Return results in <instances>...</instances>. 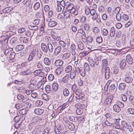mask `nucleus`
Segmentation results:
<instances>
[{
  "label": "nucleus",
  "mask_w": 134,
  "mask_h": 134,
  "mask_svg": "<svg viewBox=\"0 0 134 134\" xmlns=\"http://www.w3.org/2000/svg\"><path fill=\"white\" fill-rule=\"evenodd\" d=\"M75 94L76 101L79 103H83L84 100L83 99L84 97V94L79 90H76Z\"/></svg>",
  "instance_id": "f257e3e1"
},
{
  "label": "nucleus",
  "mask_w": 134,
  "mask_h": 134,
  "mask_svg": "<svg viewBox=\"0 0 134 134\" xmlns=\"http://www.w3.org/2000/svg\"><path fill=\"white\" fill-rule=\"evenodd\" d=\"M115 121H116V122L115 124V127L116 128L122 129L124 128L126 122L125 121H122L120 123L119 122V120L117 121V120L115 119Z\"/></svg>",
  "instance_id": "f03ea898"
},
{
  "label": "nucleus",
  "mask_w": 134,
  "mask_h": 134,
  "mask_svg": "<svg viewBox=\"0 0 134 134\" xmlns=\"http://www.w3.org/2000/svg\"><path fill=\"white\" fill-rule=\"evenodd\" d=\"M46 21L48 22V25L50 27H52L55 26L57 24V23L56 21L52 20L51 18L47 17L46 19Z\"/></svg>",
  "instance_id": "7ed1b4c3"
},
{
  "label": "nucleus",
  "mask_w": 134,
  "mask_h": 134,
  "mask_svg": "<svg viewBox=\"0 0 134 134\" xmlns=\"http://www.w3.org/2000/svg\"><path fill=\"white\" fill-rule=\"evenodd\" d=\"M38 50L35 48H34L32 51L29 55V58L28 59V60L29 61H31L34 58V57L37 54V53Z\"/></svg>",
  "instance_id": "20e7f679"
},
{
  "label": "nucleus",
  "mask_w": 134,
  "mask_h": 134,
  "mask_svg": "<svg viewBox=\"0 0 134 134\" xmlns=\"http://www.w3.org/2000/svg\"><path fill=\"white\" fill-rule=\"evenodd\" d=\"M65 124L69 129L73 131L75 129L74 125L71 122H70L69 120H66L65 121Z\"/></svg>",
  "instance_id": "39448f33"
},
{
  "label": "nucleus",
  "mask_w": 134,
  "mask_h": 134,
  "mask_svg": "<svg viewBox=\"0 0 134 134\" xmlns=\"http://www.w3.org/2000/svg\"><path fill=\"white\" fill-rule=\"evenodd\" d=\"M103 71L104 72V71L105 72V79L106 80L108 79L110 77V71L109 68L108 67H107L106 68H105L104 70H103ZM102 72V73H103V72Z\"/></svg>",
  "instance_id": "423d86ee"
},
{
  "label": "nucleus",
  "mask_w": 134,
  "mask_h": 134,
  "mask_svg": "<svg viewBox=\"0 0 134 134\" xmlns=\"http://www.w3.org/2000/svg\"><path fill=\"white\" fill-rule=\"evenodd\" d=\"M34 74L35 76H38L43 77L45 75V74L41 71L40 70H38L35 71Z\"/></svg>",
  "instance_id": "0eeeda50"
},
{
  "label": "nucleus",
  "mask_w": 134,
  "mask_h": 134,
  "mask_svg": "<svg viewBox=\"0 0 134 134\" xmlns=\"http://www.w3.org/2000/svg\"><path fill=\"white\" fill-rule=\"evenodd\" d=\"M32 71L29 69H27L26 70L21 71L20 72V74L21 75H28L32 73Z\"/></svg>",
  "instance_id": "6e6552de"
},
{
  "label": "nucleus",
  "mask_w": 134,
  "mask_h": 134,
  "mask_svg": "<svg viewBox=\"0 0 134 134\" xmlns=\"http://www.w3.org/2000/svg\"><path fill=\"white\" fill-rule=\"evenodd\" d=\"M113 97V96L112 95H109L107 97L105 100V102L107 104H108L111 103Z\"/></svg>",
  "instance_id": "1a4fd4ad"
},
{
  "label": "nucleus",
  "mask_w": 134,
  "mask_h": 134,
  "mask_svg": "<svg viewBox=\"0 0 134 134\" xmlns=\"http://www.w3.org/2000/svg\"><path fill=\"white\" fill-rule=\"evenodd\" d=\"M36 126V124L34 122H32L29 123L28 127L30 130L32 131L34 130Z\"/></svg>",
  "instance_id": "9d476101"
},
{
  "label": "nucleus",
  "mask_w": 134,
  "mask_h": 134,
  "mask_svg": "<svg viewBox=\"0 0 134 134\" xmlns=\"http://www.w3.org/2000/svg\"><path fill=\"white\" fill-rule=\"evenodd\" d=\"M107 12L110 16L112 17L114 14V12L112 10V8L110 7H108L106 8Z\"/></svg>",
  "instance_id": "9b49d317"
},
{
  "label": "nucleus",
  "mask_w": 134,
  "mask_h": 134,
  "mask_svg": "<svg viewBox=\"0 0 134 134\" xmlns=\"http://www.w3.org/2000/svg\"><path fill=\"white\" fill-rule=\"evenodd\" d=\"M126 60L129 64L132 65L133 64V60L130 55H127L126 57Z\"/></svg>",
  "instance_id": "f8f14e48"
},
{
  "label": "nucleus",
  "mask_w": 134,
  "mask_h": 134,
  "mask_svg": "<svg viewBox=\"0 0 134 134\" xmlns=\"http://www.w3.org/2000/svg\"><path fill=\"white\" fill-rule=\"evenodd\" d=\"M13 8V7H6L2 10V12L4 13H7L12 10Z\"/></svg>",
  "instance_id": "ddd939ff"
},
{
  "label": "nucleus",
  "mask_w": 134,
  "mask_h": 134,
  "mask_svg": "<svg viewBox=\"0 0 134 134\" xmlns=\"http://www.w3.org/2000/svg\"><path fill=\"white\" fill-rule=\"evenodd\" d=\"M63 62L61 59H58L55 60L54 62V65L56 66H62L63 64Z\"/></svg>",
  "instance_id": "4468645a"
},
{
  "label": "nucleus",
  "mask_w": 134,
  "mask_h": 134,
  "mask_svg": "<svg viewBox=\"0 0 134 134\" xmlns=\"http://www.w3.org/2000/svg\"><path fill=\"white\" fill-rule=\"evenodd\" d=\"M102 69L101 70V72H102L103 70L104 67L105 68H106V66L108 65V61L107 59H104L102 60Z\"/></svg>",
  "instance_id": "2eb2a0df"
},
{
  "label": "nucleus",
  "mask_w": 134,
  "mask_h": 134,
  "mask_svg": "<svg viewBox=\"0 0 134 134\" xmlns=\"http://www.w3.org/2000/svg\"><path fill=\"white\" fill-rule=\"evenodd\" d=\"M126 87V85L124 83H121L118 86V89L120 90H124Z\"/></svg>",
  "instance_id": "dca6fc26"
},
{
  "label": "nucleus",
  "mask_w": 134,
  "mask_h": 134,
  "mask_svg": "<svg viewBox=\"0 0 134 134\" xmlns=\"http://www.w3.org/2000/svg\"><path fill=\"white\" fill-rule=\"evenodd\" d=\"M44 112L43 110L42 109L37 108L34 110L35 113L37 115L42 114Z\"/></svg>",
  "instance_id": "f3484780"
},
{
  "label": "nucleus",
  "mask_w": 134,
  "mask_h": 134,
  "mask_svg": "<svg viewBox=\"0 0 134 134\" xmlns=\"http://www.w3.org/2000/svg\"><path fill=\"white\" fill-rule=\"evenodd\" d=\"M124 128L127 131H129L130 132H133V129L132 126L128 125L127 122L126 123Z\"/></svg>",
  "instance_id": "a211bd4d"
},
{
  "label": "nucleus",
  "mask_w": 134,
  "mask_h": 134,
  "mask_svg": "<svg viewBox=\"0 0 134 134\" xmlns=\"http://www.w3.org/2000/svg\"><path fill=\"white\" fill-rule=\"evenodd\" d=\"M52 88L53 91L54 92L57 91L58 89L59 85L57 83H53L52 86Z\"/></svg>",
  "instance_id": "6ab92c4d"
},
{
  "label": "nucleus",
  "mask_w": 134,
  "mask_h": 134,
  "mask_svg": "<svg viewBox=\"0 0 134 134\" xmlns=\"http://www.w3.org/2000/svg\"><path fill=\"white\" fill-rule=\"evenodd\" d=\"M63 71V69L61 67L57 68L54 71L55 73L57 75H60Z\"/></svg>",
  "instance_id": "aec40b11"
},
{
  "label": "nucleus",
  "mask_w": 134,
  "mask_h": 134,
  "mask_svg": "<svg viewBox=\"0 0 134 134\" xmlns=\"http://www.w3.org/2000/svg\"><path fill=\"white\" fill-rule=\"evenodd\" d=\"M124 80L127 83H131L133 81V78L130 76H127L125 78Z\"/></svg>",
  "instance_id": "412c9836"
},
{
  "label": "nucleus",
  "mask_w": 134,
  "mask_h": 134,
  "mask_svg": "<svg viewBox=\"0 0 134 134\" xmlns=\"http://www.w3.org/2000/svg\"><path fill=\"white\" fill-rule=\"evenodd\" d=\"M41 47L42 50L44 52L47 53L48 52V46L43 43L41 44Z\"/></svg>",
  "instance_id": "4be33fe9"
},
{
  "label": "nucleus",
  "mask_w": 134,
  "mask_h": 134,
  "mask_svg": "<svg viewBox=\"0 0 134 134\" xmlns=\"http://www.w3.org/2000/svg\"><path fill=\"white\" fill-rule=\"evenodd\" d=\"M61 49V47L60 46H58L55 49L54 52V55H57L60 53Z\"/></svg>",
  "instance_id": "5701e85b"
},
{
  "label": "nucleus",
  "mask_w": 134,
  "mask_h": 134,
  "mask_svg": "<svg viewBox=\"0 0 134 134\" xmlns=\"http://www.w3.org/2000/svg\"><path fill=\"white\" fill-rule=\"evenodd\" d=\"M24 46L21 45H19L16 46L15 48V52H18L23 49Z\"/></svg>",
  "instance_id": "b1692460"
},
{
  "label": "nucleus",
  "mask_w": 134,
  "mask_h": 134,
  "mask_svg": "<svg viewBox=\"0 0 134 134\" xmlns=\"http://www.w3.org/2000/svg\"><path fill=\"white\" fill-rule=\"evenodd\" d=\"M43 62L47 66L49 65L51 63V60L47 57H45L44 58Z\"/></svg>",
  "instance_id": "393cba45"
},
{
  "label": "nucleus",
  "mask_w": 134,
  "mask_h": 134,
  "mask_svg": "<svg viewBox=\"0 0 134 134\" xmlns=\"http://www.w3.org/2000/svg\"><path fill=\"white\" fill-rule=\"evenodd\" d=\"M126 61L125 60H122L120 64V67L121 69H124L126 65Z\"/></svg>",
  "instance_id": "a878e982"
},
{
  "label": "nucleus",
  "mask_w": 134,
  "mask_h": 134,
  "mask_svg": "<svg viewBox=\"0 0 134 134\" xmlns=\"http://www.w3.org/2000/svg\"><path fill=\"white\" fill-rule=\"evenodd\" d=\"M30 63L28 62H23L20 65V67L21 68H27L30 65Z\"/></svg>",
  "instance_id": "bb28decb"
},
{
  "label": "nucleus",
  "mask_w": 134,
  "mask_h": 134,
  "mask_svg": "<svg viewBox=\"0 0 134 134\" xmlns=\"http://www.w3.org/2000/svg\"><path fill=\"white\" fill-rule=\"evenodd\" d=\"M113 110L116 112H119L121 110L120 107L117 104L114 105L113 107Z\"/></svg>",
  "instance_id": "cd10ccee"
},
{
  "label": "nucleus",
  "mask_w": 134,
  "mask_h": 134,
  "mask_svg": "<svg viewBox=\"0 0 134 134\" xmlns=\"http://www.w3.org/2000/svg\"><path fill=\"white\" fill-rule=\"evenodd\" d=\"M115 29L114 27L111 28L110 32V37H113L115 34Z\"/></svg>",
  "instance_id": "c85d7f7f"
},
{
  "label": "nucleus",
  "mask_w": 134,
  "mask_h": 134,
  "mask_svg": "<svg viewBox=\"0 0 134 134\" xmlns=\"http://www.w3.org/2000/svg\"><path fill=\"white\" fill-rule=\"evenodd\" d=\"M76 76V71L72 70L70 72V77L72 80L74 79Z\"/></svg>",
  "instance_id": "c756f323"
},
{
  "label": "nucleus",
  "mask_w": 134,
  "mask_h": 134,
  "mask_svg": "<svg viewBox=\"0 0 134 134\" xmlns=\"http://www.w3.org/2000/svg\"><path fill=\"white\" fill-rule=\"evenodd\" d=\"M71 56L70 53H67L63 54L62 56V59L64 60H66L69 58Z\"/></svg>",
  "instance_id": "7c9ffc66"
},
{
  "label": "nucleus",
  "mask_w": 134,
  "mask_h": 134,
  "mask_svg": "<svg viewBox=\"0 0 134 134\" xmlns=\"http://www.w3.org/2000/svg\"><path fill=\"white\" fill-rule=\"evenodd\" d=\"M71 49V51L72 55H74L75 54V50L76 47L75 45L74 44H71L70 47Z\"/></svg>",
  "instance_id": "2f4dec72"
},
{
  "label": "nucleus",
  "mask_w": 134,
  "mask_h": 134,
  "mask_svg": "<svg viewBox=\"0 0 134 134\" xmlns=\"http://www.w3.org/2000/svg\"><path fill=\"white\" fill-rule=\"evenodd\" d=\"M0 41L1 42H4L5 43L8 42L7 37L5 36H2L0 37Z\"/></svg>",
  "instance_id": "473e14b6"
},
{
  "label": "nucleus",
  "mask_w": 134,
  "mask_h": 134,
  "mask_svg": "<svg viewBox=\"0 0 134 134\" xmlns=\"http://www.w3.org/2000/svg\"><path fill=\"white\" fill-rule=\"evenodd\" d=\"M69 119L70 121L72 122H76L79 120V118L76 117L70 116L69 117Z\"/></svg>",
  "instance_id": "72a5a7b5"
},
{
  "label": "nucleus",
  "mask_w": 134,
  "mask_h": 134,
  "mask_svg": "<svg viewBox=\"0 0 134 134\" xmlns=\"http://www.w3.org/2000/svg\"><path fill=\"white\" fill-rule=\"evenodd\" d=\"M48 49L50 53H52L53 50V47L52 44L50 43H48L47 44Z\"/></svg>",
  "instance_id": "f704fd0d"
},
{
  "label": "nucleus",
  "mask_w": 134,
  "mask_h": 134,
  "mask_svg": "<svg viewBox=\"0 0 134 134\" xmlns=\"http://www.w3.org/2000/svg\"><path fill=\"white\" fill-rule=\"evenodd\" d=\"M80 73L81 75L82 76H85L86 74L85 70L83 67H80Z\"/></svg>",
  "instance_id": "c9c22d12"
},
{
  "label": "nucleus",
  "mask_w": 134,
  "mask_h": 134,
  "mask_svg": "<svg viewBox=\"0 0 134 134\" xmlns=\"http://www.w3.org/2000/svg\"><path fill=\"white\" fill-rule=\"evenodd\" d=\"M78 47L79 50H82L83 49L84 46L83 43L79 42L78 43Z\"/></svg>",
  "instance_id": "e433bc0d"
},
{
  "label": "nucleus",
  "mask_w": 134,
  "mask_h": 134,
  "mask_svg": "<svg viewBox=\"0 0 134 134\" xmlns=\"http://www.w3.org/2000/svg\"><path fill=\"white\" fill-rule=\"evenodd\" d=\"M24 5L22 3L19 4L18 5L14 7V8H18V10H20L21 9H24L25 8Z\"/></svg>",
  "instance_id": "4c0bfd02"
},
{
  "label": "nucleus",
  "mask_w": 134,
  "mask_h": 134,
  "mask_svg": "<svg viewBox=\"0 0 134 134\" xmlns=\"http://www.w3.org/2000/svg\"><path fill=\"white\" fill-rule=\"evenodd\" d=\"M102 32L103 35L105 36H107L109 34L108 30L105 29H103L102 30Z\"/></svg>",
  "instance_id": "58836bf2"
},
{
  "label": "nucleus",
  "mask_w": 134,
  "mask_h": 134,
  "mask_svg": "<svg viewBox=\"0 0 134 134\" xmlns=\"http://www.w3.org/2000/svg\"><path fill=\"white\" fill-rule=\"evenodd\" d=\"M40 5L39 2H37L35 3L33 7V8L35 10H38L40 7Z\"/></svg>",
  "instance_id": "ea45409f"
},
{
  "label": "nucleus",
  "mask_w": 134,
  "mask_h": 134,
  "mask_svg": "<svg viewBox=\"0 0 134 134\" xmlns=\"http://www.w3.org/2000/svg\"><path fill=\"white\" fill-rule=\"evenodd\" d=\"M19 40L20 41L24 43H27L28 42L27 38L25 37H21L20 38Z\"/></svg>",
  "instance_id": "a19ab883"
},
{
  "label": "nucleus",
  "mask_w": 134,
  "mask_h": 134,
  "mask_svg": "<svg viewBox=\"0 0 134 134\" xmlns=\"http://www.w3.org/2000/svg\"><path fill=\"white\" fill-rule=\"evenodd\" d=\"M69 78V76L66 75L62 79V81L64 83H67L68 81Z\"/></svg>",
  "instance_id": "79ce46f5"
},
{
  "label": "nucleus",
  "mask_w": 134,
  "mask_h": 134,
  "mask_svg": "<svg viewBox=\"0 0 134 134\" xmlns=\"http://www.w3.org/2000/svg\"><path fill=\"white\" fill-rule=\"evenodd\" d=\"M28 28L31 30H37L38 29V27L36 26H32L29 25L28 26Z\"/></svg>",
  "instance_id": "37998d69"
},
{
  "label": "nucleus",
  "mask_w": 134,
  "mask_h": 134,
  "mask_svg": "<svg viewBox=\"0 0 134 134\" xmlns=\"http://www.w3.org/2000/svg\"><path fill=\"white\" fill-rule=\"evenodd\" d=\"M36 15L40 17H42L43 16V14L42 10H40L37 12L36 13Z\"/></svg>",
  "instance_id": "c03bdc74"
},
{
  "label": "nucleus",
  "mask_w": 134,
  "mask_h": 134,
  "mask_svg": "<svg viewBox=\"0 0 134 134\" xmlns=\"http://www.w3.org/2000/svg\"><path fill=\"white\" fill-rule=\"evenodd\" d=\"M72 69L71 66L69 65L66 66L65 69V71L66 72L68 73L71 71Z\"/></svg>",
  "instance_id": "a18cd8bd"
},
{
  "label": "nucleus",
  "mask_w": 134,
  "mask_h": 134,
  "mask_svg": "<svg viewBox=\"0 0 134 134\" xmlns=\"http://www.w3.org/2000/svg\"><path fill=\"white\" fill-rule=\"evenodd\" d=\"M63 93L64 96H68L69 94V92L68 90L66 88H65L63 90Z\"/></svg>",
  "instance_id": "49530a36"
},
{
  "label": "nucleus",
  "mask_w": 134,
  "mask_h": 134,
  "mask_svg": "<svg viewBox=\"0 0 134 134\" xmlns=\"http://www.w3.org/2000/svg\"><path fill=\"white\" fill-rule=\"evenodd\" d=\"M45 90L47 93H50L51 91L50 86L49 85L46 86L45 88Z\"/></svg>",
  "instance_id": "de8ad7c7"
},
{
  "label": "nucleus",
  "mask_w": 134,
  "mask_h": 134,
  "mask_svg": "<svg viewBox=\"0 0 134 134\" xmlns=\"http://www.w3.org/2000/svg\"><path fill=\"white\" fill-rule=\"evenodd\" d=\"M127 111L128 113L134 115V108H128Z\"/></svg>",
  "instance_id": "09e8293b"
},
{
  "label": "nucleus",
  "mask_w": 134,
  "mask_h": 134,
  "mask_svg": "<svg viewBox=\"0 0 134 134\" xmlns=\"http://www.w3.org/2000/svg\"><path fill=\"white\" fill-rule=\"evenodd\" d=\"M96 41L99 44L102 43L103 40L102 37H98L96 38Z\"/></svg>",
  "instance_id": "8fccbe9b"
},
{
  "label": "nucleus",
  "mask_w": 134,
  "mask_h": 134,
  "mask_svg": "<svg viewBox=\"0 0 134 134\" xmlns=\"http://www.w3.org/2000/svg\"><path fill=\"white\" fill-rule=\"evenodd\" d=\"M84 68L85 70L86 71H90V69L89 66L88 65V64L87 63H85L84 64Z\"/></svg>",
  "instance_id": "3c124183"
},
{
  "label": "nucleus",
  "mask_w": 134,
  "mask_h": 134,
  "mask_svg": "<svg viewBox=\"0 0 134 134\" xmlns=\"http://www.w3.org/2000/svg\"><path fill=\"white\" fill-rule=\"evenodd\" d=\"M31 103L26 102L24 103L23 106L25 108H29L31 106Z\"/></svg>",
  "instance_id": "603ef678"
},
{
  "label": "nucleus",
  "mask_w": 134,
  "mask_h": 134,
  "mask_svg": "<svg viewBox=\"0 0 134 134\" xmlns=\"http://www.w3.org/2000/svg\"><path fill=\"white\" fill-rule=\"evenodd\" d=\"M32 131L33 132V133L34 132L36 133H38L40 132V131L39 130V129L38 127L36 126L35 129H34V130H33Z\"/></svg>",
  "instance_id": "864d4df0"
},
{
  "label": "nucleus",
  "mask_w": 134,
  "mask_h": 134,
  "mask_svg": "<svg viewBox=\"0 0 134 134\" xmlns=\"http://www.w3.org/2000/svg\"><path fill=\"white\" fill-rule=\"evenodd\" d=\"M41 96L42 99L46 101H48L49 99V98L47 95L45 94H42Z\"/></svg>",
  "instance_id": "5fc2aeb1"
},
{
  "label": "nucleus",
  "mask_w": 134,
  "mask_h": 134,
  "mask_svg": "<svg viewBox=\"0 0 134 134\" xmlns=\"http://www.w3.org/2000/svg\"><path fill=\"white\" fill-rule=\"evenodd\" d=\"M52 37L55 40L58 41L61 40V38L59 36H57L54 35H52Z\"/></svg>",
  "instance_id": "6e6d98bb"
},
{
  "label": "nucleus",
  "mask_w": 134,
  "mask_h": 134,
  "mask_svg": "<svg viewBox=\"0 0 134 134\" xmlns=\"http://www.w3.org/2000/svg\"><path fill=\"white\" fill-rule=\"evenodd\" d=\"M54 78V76L53 74H50L48 76V79L49 81H52Z\"/></svg>",
  "instance_id": "4d7b16f0"
},
{
  "label": "nucleus",
  "mask_w": 134,
  "mask_h": 134,
  "mask_svg": "<svg viewBox=\"0 0 134 134\" xmlns=\"http://www.w3.org/2000/svg\"><path fill=\"white\" fill-rule=\"evenodd\" d=\"M118 68L115 66L113 68V72L114 74H116L118 73Z\"/></svg>",
  "instance_id": "13d9d810"
},
{
  "label": "nucleus",
  "mask_w": 134,
  "mask_h": 134,
  "mask_svg": "<svg viewBox=\"0 0 134 134\" xmlns=\"http://www.w3.org/2000/svg\"><path fill=\"white\" fill-rule=\"evenodd\" d=\"M116 17V19L118 21H120L121 18V14L120 13H117Z\"/></svg>",
  "instance_id": "bf43d9fd"
},
{
  "label": "nucleus",
  "mask_w": 134,
  "mask_h": 134,
  "mask_svg": "<svg viewBox=\"0 0 134 134\" xmlns=\"http://www.w3.org/2000/svg\"><path fill=\"white\" fill-rule=\"evenodd\" d=\"M43 103V102L41 100H37L36 103V105L37 106H40L42 105Z\"/></svg>",
  "instance_id": "052dcab7"
},
{
  "label": "nucleus",
  "mask_w": 134,
  "mask_h": 134,
  "mask_svg": "<svg viewBox=\"0 0 134 134\" xmlns=\"http://www.w3.org/2000/svg\"><path fill=\"white\" fill-rule=\"evenodd\" d=\"M99 31V28L97 27H95L93 28V31L96 34L98 33Z\"/></svg>",
  "instance_id": "680f3d73"
},
{
  "label": "nucleus",
  "mask_w": 134,
  "mask_h": 134,
  "mask_svg": "<svg viewBox=\"0 0 134 134\" xmlns=\"http://www.w3.org/2000/svg\"><path fill=\"white\" fill-rule=\"evenodd\" d=\"M98 10L100 12H103L104 10V7L102 5L100 6L98 8Z\"/></svg>",
  "instance_id": "e2e57ef3"
},
{
  "label": "nucleus",
  "mask_w": 134,
  "mask_h": 134,
  "mask_svg": "<svg viewBox=\"0 0 134 134\" xmlns=\"http://www.w3.org/2000/svg\"><path fill=\"white\" fill-rule=\"evenodd\" d=\"M40 20L39 19H35L33 21V24L36 26L40 22Z\"/></svg>",
  "instance_id": "0e129e2a"
},
{
  "label": "nucleus",
  "mask_w": 134,
  "mask_h": 134,
  "mask_svg": "<svg viewBox=\"0 0 134 134\" xmlns=\"http://www.w3.org/2000/svg\"><path fill=\"white\" fill-rule=\"evenodd\" d=\"M26 31V29L24 28H21L18 30V32L19 33L21 34L25 32Z\"/></svg>",
  "instance_id": "69168bd1"
},
{
  "label": "nucleus",
  "mask_w": 134,
  "mask_h": 134,
  "mask_svg": "<svg viewBox=\"0 0 134 134\" xmlns=\"http://www.w3.org/2000/svg\"><path fill=\"white\" fill-rule=\"evenodd\" d=\"M44 9L45 12H48L50 10V8L48 5H46L44 6Z\"/></svg>",
  "instance_id": "338daca9"
},
{
  "label": "nucleus",
  "mask_w": 134,
  "mask_h": 134,
  "mask_svg": "<svg viewBox=\"0 0 134 134\" xmlns=\"http://www.w3.org/2000/svg\"><path fill=\"white\" fill-rule=\"evenodd\" d=\"M51 43L52 44V46H53L55 47L56 46L58 45V44L57 42L54 40H52Z\"/></svg>",
  "instance_id": "774afa93"
}]
</instances>
